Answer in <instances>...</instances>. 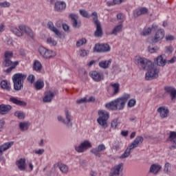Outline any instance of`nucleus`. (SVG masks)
Listing matches in <instances>:
<instances>
[{
    "label": "nucleus",
    "instance_id": "f257e3e1",
    "mask_svg": "<svg viewBox=\"0 0 176 176\" xmlns=\"http://www.w3.org/2000/svg\"><path fill=\"white\" fill-rule=\"evenodd\" d=\"M133 61L142 69L147 71L145 74L146 80H153V79L159 78V69L155 66V63L149 60V59L138 56L134 58Z\"/></svg>",
    "mask_w": 176,
    "mask_h": 176
},
{
    "label": "nucleus",
    "instance_id": "f03ea898",
    "mask_svg": "<svg viewBox=\"0 0 176 176\" xmlns=\"http://www.w3.org/2000/svg\"><path fill=\"white\" fill-rule=\"evenodd\" d=\"M129 100H130V94H126L107 103L105 107L109 111H122V109H124L126 103Z\"/></svg>",
    "mask_w": 176,
    "mask_h": 176
},
{
    "label": "nucleus",
    "instance_id": "7ed1b4c3",
    "mask_svg": "<svg viewBox=\"0 0 176 176\" xmlns=\"http://www.w3.org/2000/svg\"><path fill=\"white\" fill-rule=\"evenodd\" d=\"M99 117L97 122L102 129L108 127V119H109V113L106 111L102 110L98 111Z\"/></svg>",
    "mask_w": 176,
    "mask_h": 176
},
{
    "label": "nucleus",
    "instance_id": "20e7f679",
    "mask_svg": "<svg viewBox=\"0 0 176 176\" xmlns=\"http://www.w3.org/2000/svg\"><path fill=\"white\" fill-rule=\"evenodd\" d=\"M65 118H63L61 116H58L57 117V120L58 122H60V123H63V124H65V126L69 129V127H72V116H71V113H69V110L66 109L65 110Z\"/></svg>",
    "mask_w": 176,
    "mask_h": 176
},
{
    "label": "nucleus",
    "instance_id": "39448f33",
    "mask_svg": "<svg viewBox=\"0 0 176 176\" xmlns=\"http://www.w3.org/2000/svg\"><path fill=\"white\" fill-rule=\"evenodd\" d=\"M12 79L14 84V90H16V91L21 90L23 86L21 83L23 80V74H15L12 76Z\"/></svg>",
    "mask_w": 176,
    "mask_h": 176
},
{
    "label": "nucleus",
    "instance_id": "423d86ee",
    "mask_svg": "<svg viewBox=\"0 0 176 176\" xmlns=\"http://www.w3.org/2000/svg\"><path fill=\"white\" fill-rule=\"evenodd\" d=\"M93 146L91 145V142L89 140H85L84 142H81L80 145L75 146L74 148L76 152L78 153H83V152H86L87 149H90Z\"/></svg>",
    "mask_w": 176,
    "mask_h": 176
},
{
    "label": "nucleus",
    "instance_id": "0eeeda50",
    "mask_svg": "<svg viewBox=\"0 0 176 176\" xmlns=\"http://www.w3.org/2000/svg\"><path fill=\"white\" fill-rule=\"evenodd\" d=\"M38 52L43 57V58L47 59V58H52V57H55V56L57 55L56 52H54L53 50H47L43 47H41L38 49Z\"/></svg>",
    "mask_w": 176,
    "mask_h": 176
},
{
    "label": "nucleus",
    "instance_id": "6e6552de",
    "mask_svg": "<svg viewBox=\"0 0 176 176\" xmlns=\"http://www.w3.org/2000/svg\"><path fill=\"white\" fill-rule=\"evenodd\" d=\"M94 52L96 53H107V52H111V47L107 43L96 44L94 47Z\"/></svg>",
    "mask_w": 176,
    "mask_h": 176
},
{
    "label": "nucleus",
    "instance_id": "1a4fd4ad",
    "mask_svg": "<svg viewBox=\"0 0 176 176\" xmlns=\"http://www.w3.org/2000/svg\"><path fill=\"white\" fill-rule=\"evenodd\" d=\"M89 76L94 80V82H102L105 79L104 73L100 71H91L89 72Z\"/></svg>",
    "mask_w": 176,
    "mask_h": 176
},
{
    "label": "nucleus",
    "instance_id": "9d476101",
    "mask_svg": "<svg viewBox=\"0 0 176 176\" xmlns=\"http://www.w3.org/2000/svg\"><path fill=\"white\" fill-rule=\"evenodd\" d=\"M165 32L163 29L158 30L153 37L151 38L152 43H157L164 38Z\"/></svg>",
    "mask_w": 176,
    "mask_h": 176
},
{
    "label": "nucleus",
    "instance_id": "9b49d317",
    "mask_svg": "<svg viewBox=\"0 0 176 176\" xmlns=\"http://www.w3.org/2000/svg\"><path fill=\"white\" fill-rule=\"evenodd\" d=\"M123 163L115 166L113 168L112 173H110L109 176H123Z\"/></svg>",
    "mask_w": 176,
    "mask_h": 176
},
{
    "label": "nucleus",
    "instance_id": "f8f14e48",
    "mask_svg": "<svg viewBox=\"0 0 176 176\" xmlns=\"http://www.w3.org/2000/svg\"><path fill=\"white\" fill-rule=\"evenodd\" d=\"M107 149V147L104 144H99L96 148L91 149L90 152L93 155H96V157H101V153L100 152H104Z\"/></svg>",
    "mask_w": 176,
    "mask_h": 176
},
{
    "label": "nucleus",
    "instance_id": "ddd939ff",
    "mask_svg": "<svg viewBox=\"0 0 176 176\" xmlns=\"http://www.w3.org/2000/svg\"><path fill=\"white\" fill-rule=\"evenodd\" d=\"M69 17L71 19V23L72 27L74 28H80L81 23L80 21H78V19H79V16L76 14H70Z\"/></svg>",
    "mask_w": 176,
    "mask_h": 176
},
{
    "label": "nucleus",
    "instance_id": "4468645a",
    "mask_svg": "<svg viewBox=\"0 0 176 176\" xmlns=\"http://www.w3.org/2000/svg\"><path fill=\"white\" fill-rule=\"evenodd\" d=\"M34 170V165L31 161H26L25 158L23 159V171L31 173Z\"/></svg>",
    "mask_w": 176,
    "mask_h": 176
},
{
    "label": "nucleus",
    "instance_id": "2eb2a0df",
    "mask_svg": "<svg viewBox=\"0 0 176 176\" xmlns=\"http://www.w3.org/2000/svg\"><path fill=\"white\" fill-rule=\"evenodd\" d=\"M148 12V10L146 7H141L140 8L136 9L133 12V17H135V19H137V17H140V16L146 14Z\"/></svg>",
    "mask_w": 176,
    "mask_h": 176
},
{
    "label": "nucleus",
    "instance_id": "dca6fc26",
    "mask_svg": "<svg viewBox=\"0 0 176 176\" xmlns=\"http://www.w3.org/2000/svg\"><path fill=\"white\" fill-rule=\"evenodd\" d=\"M142 142H144V138L139 135L135 138L129 146H131L133 149H135V148H138Z\"/></svg>",
    "mask_w": 176,
    "mask_h": 176
},
{
    "label": "nucleus",
    "instance_id": "f3484780",
    "mask_svg": "<svg viewBox=\"0 0 176 176\" xmlns=\"http://www.w3.org/2000/svg\"><path fill=\"white\" fill-rule=\"evenodd\" d=\"M65 8H67V4L64 1H57L54 4V10L56 12H63V10H65Z\"/></svg>",
    "mask_w": 176,
    "mask_h": 176
},
{
    "label": "nucleus",
    "instance_id": "a211bd4d",
    "mask_svg": "<svg viewBox=\"0 0 176 176\" xmlns=\"http://www.w3.org/2000/svg\"><path fill=\"white\" fill-rule=\"evenodd\" d=\"M169 140L171 144V146L169 147V149H170V151H173V149H176V132H170L169 135Z\"/></svg>",
    "mask_w": 176,
    "mask_h": 176
},
{
    "label": "nucleus",
    "instance_id": "6ab92c4d",
    "mask_svg": "<svg viewBox=\"0 0 176 176\" xmlns=\"http://www.w3.org/2000/svg\"><path fill=\"white\" fill-rule=\"evenodd\" d=\"M157 112L160 113V118L162 119H164L165 118H167L168 116V113H170V111L168 109H166V107H160L157 109Z\"/></svg>",
    "mask_w": 176,
    "mask_h": 176
},
{
    "label": "nucleus",
    "instance_id": "aec40b11",
    "mask_svg": "<svg viewBox=\"0 0 176 176\" xmlns=\"http://www.w3.org/2000/svg\"><path fill=\"white\" fill-rule=\"evenodd\" d=\"M12 110V105L10 104H0V115H6Z\"/></svg>",
    "mask_w": 176,
    "mask_h": 176
},
{
    "label": "nucleus",
    "instance_id": "412c9836",
    "mask_svg": "<svg viewBox=\"0 0 176 176\" xmlns=\"http://www.w3.org/2000/svg\"><path fill=\"white\" fill-rule=\"evenodd\" d=\"M154 63L155 64H156V65H158L159 67H164V65H166V64L167 63V60L163 58V55H160L154 59Z\"/></svg>",
    "mask_w": 176,
    "mask_h": 176
},
{
    "label": "nucleus",
    "instance_id": "4be33fe9",
    "mask_svg": "<svg viewBox=\"0 0 176 176\" xmlns=\"http://www.w3.org/2000/svg\"><path fill=\"white\" fill-rule=\"evenodd\" d=\"M47 28L50 30L52 32H54V34L58 37L61 38V32L57 30V28L54 27V24L52 21H49L47 24Z\"/></svg>",
    "mask_w": 176,
    "mask_h": 176
},
{
    "label": "nucleus",
    "instance_id": "5701e85b",
    "mask_svg": "<svg viewBox=\"0 0 176 176\" xmlns=\"http://www.w3.org/2000/svg\"><path fill=\"white\" fill-rule=\"evenodd\" d=\"M96 26V30L94 32V36L96 38H101L104 34V32L102 31V27L101 26V23H98L95 25Z\"/></svg>",
    "mask_w": 176,
    "mask_h": 176
},
{
    "label": "nucleus",
    "instance_id": "b1692460",
    "mask_svg": "<svg viewBox=\"0 0 176 176\" xmlns=\"http://www.w3.org/2000/svg\"><path fill=\"white\" fill-rule=\"evenodd\" d=\"M111 64H112V59H109L108 60H102L99 62L98 65L100 68H102V69H108Z\"/></svg>",
    "mask_w": 176,
    "mask_h": 176
},
{
    "label": "nucleus",
    "instance_id": "393cba45",
    "mask_svg": "<svg viewBox=\"0 0 176 176\" xmlns=\"http://www.w3.org/2000/svg\"><path fill=\"white\" fill-rule=\"evenodd\" d=\"M10 30L16 36H23V25H19V28L16 27H11Z\"/></svg>",
    "mask_w": 176,
    "mask_h": 176
},
{
    "label": "nucleus",
    "instance_id": "a878e982",
    "mask_svg": "<svg viewBox=\"0 0 176 176\" xmlns=\"http://www.w3.org/2000/svg\"><path fill=\"white\" fill-rule=\"evenodd\" d=\"M13 144V142H10L5 143L3 145H0V156H2V155H3V152H5V151H8V149H9V148H10Z\"/></svg>",
    "mask_w": 176,
    "mask_h": 176
},
{
    "label": "nucleus",
    "instance_id": "bb28decb",
    "mask_svg": "<svg viewBox=\"0 0 176 176\" xmlns=\"http://www.w3.org/2000/svg\"><path fill=\"white\" fill-rule=\"evenodd\" d=\"M160 170H162V166L157 164H153L150 167L149 173H151L152 174H157Z\"/></svg>",
    "mask_w": 176,
    "mask_h": 176
},
{
    "label": "nucleus",
    "instance_id": "cd10ccee",
    "mask_svg": "<svg viewBox=\"0 0 176 176\" xmlns=\"http://www.w3.org/2000/svg\"><path fill=\"white\" fill-rule=\"evenodd\" d=\"M164 90L166 91V93H168L170 94V97L172 100H174L176 97V89L175 88L173 87H165Z\"/></svg>",
    "mask_w": 176,
    "mask_h": 176
},
{
    "label": "nucleus",
    "instance_id": "c85d7f7f",
    "mask_svg": "<svg viewBox=\"0 0 176 176\" xmlns=\"http://www.w3.org/2000/svg\"><path fill=\"white\" fill-rule=\"evenodd\" d=\"M133 149H134L132 146H131L130 145L126 148V149L125 150V151L124 152L123 154H122L120 156V159H126L127 157H129V156H130V155H131V151H133Z\"/></svg>",
    "mask_w": 176,
    "mask_h": 176
},
{
    "label": "nucleus",
    "instance_id": "c756f323",
    "mask_svg": "<svg viewBox=\"0 0 176 176\" xmlns=\"http://www.w3.org/2000/svg\"><path fill=\"white\" fill-rule=\"evenodd\" d=\"M23 31H24L25 34H26V35H28V36H30V38H31V39H34V32H32V30H31V28H30V27L27 26V25H23Z\"/></svg>",
    "mask_w": 176,
    "mask_h": 176
},
{
    "label": "nucleus",
    "instance_id": "7c9ffc66",
    "mask_svg": "<svg viewBox=\"0 0 176 176\" xmlns=\"http://www.w3.org/2000/svg\"><path fill=\"white\" fill-rule=\"evenodd\" d=\"M44 87H45V82H43V80L42 79L37 80L34 83L35 90H42Z\"/></svg>",
    "mask_w": 176,
    "mask_h": 176
},
{
    "label": "nucleus",
    "instance_id": "2f4dec72",
    "mask_svg": "<svg viewBox=\"0 0 176 176\" xmlns=\"http://www.w3.org/2000/svg\"><path fill=\"white\" fill-rule=\"evenodd\" d=\"M53 97H54V93L50 91L43 98V102H52V100H53Z\"/></svg>",
    "mask_w": 176,
    "mask_h": 176
},
{
    "label": "nucleus",
    "instance_id": "473e14b6",
    "mask_svg": "<svg viewBox=\"0 0 176 176\" xmlns=\"http://www.w3.org/2000/svg\"><path fill=\"white\" fill-rule=\"evenodd\" d=\"M122 30H123V25L122 24L116 25L113 30L111 32V35H118L119 32H122Z\"/></svg>",
    "mask_w": 176,
    "mask_h": 176
},
{
    "label": "nucleus",
    "instance_id": "72a5a7b5",
    "mask_svg": "<svg viewBox=\"0 0 176 176\" xmlns=\"http://www.w3.org/2000/svg\"><path fill=\"white\" fill-rule=\"evenodd\" d=\"M10 102L17 105L18 107H23V101L17 99V98H14L13 96L10 97L9 99Z\"/></svg>",
    "mask_w": 176,
    "mask_h": 176
},
{
    "label": "nucleus",
    "instance_id": "f704fd0d",
    "mask_svg": "<svg viewBox=\"0 0 176 176\" xmlns=\"http://www.w3.org/2000/svg\"><path fill=\"white\" fill-rule=\"evenodd\" d=\"M0 86L1 89H3L4 90H7L8 91H10V84L8 82V80H3L0 83Z\"/></svg>",
    "mask_w": 176,
    "mask_h": 176
},
{
    "label": "nucleus",
    "instance_id": "c9c22d12",
    "mask_svg": "<svg viewBox=\"0 0 176 176\" xmlns=\"http://www.w3.org/2000/svg\"><path fill=\"white\" fill-rule=\"evenodd\" d=\"M111 87H113V94L114 96H116L119 91H120V85H119L118 82L111 83Z\"/></svg>",
    "mask_w": 176,
    "mask_h": 176
},
{
    "label": "nucleus",
    "instance_id": "e433bc0d",
    "mask_svg": "<svg viewBox=\"0 0 176 176\" xmlns=\"http://www.w3.org/2000/svg\"><path fill=\"white\" fill-rule=\"evenodd\" d=\"M78 74L82 80H86L87 79V72L85 69H80Z\"/></svg>",
    "mask_w": 176,
    "mask_h": 176
},
{
    "label": "nucleus",
    "instance_id": "4c0bfd02",
    "mask_svg": "<svg viewBox=\"0 0 176 176\" xmlns=\"http://www.w3.org/2000/svg\"><path fill=\"white\" fill-rule=\"evenodd\" d=\"M33 69L34 71H36V72H40L42 69V64L39 60H34L33 64Z\"/></svg>",
    "mask_w": 176,
    "mask_h": 176
},
{
    "label": "nucleus",
    "instance_id": "58836bf2",
    "mask_svg": "<svg viewBox=\"0 0 176 176\" xmlns=\"http://www.w3.org/2000/svg\"><path fill=\"white\" fill-rule=\"evenodd\" d=\"M91 16L93 19V23L95 25L101 23V22H100V20H98V14H97V12H92Z\"/></svg>",
    "mask_w": 176,
    "mask_h": 176
},
{
    "label": "nucleus",
    "instance_id": "ea45409f",
    "mask_svg": "<svg viewBox=\"0 0 176 176\" xmlns=\"http://www.w3.org/2000/svg\"><path fill=\"white\" fill-rule=\"evenodd\" d=\"M59 169L60 170L61 173H63V174H67V173H68V166L64 164H60L59 165Z\"/></svg>",
    "mask_w": 176,
    "mask_h": 176
},
{
    "label": "nucleus",
    "instance_id": "a19ab883",
    "mask_svg": "<svg viewBox=\"0 0 176 176\" xmlns=\"http://www.w3.org/2000/svg\"><path fill=\"white\" fill-rule=\"evenodd\" d=\"M151 34H152V28H151L144 29L141 32L142 36H148V35H151Z\"/></svg>",
    "mask_w": 176,
    "mask_h": 176
},
{
    "label": "nucleus",
    "instance_id": "79ce46f5",
    "mask_svg": "<svg viewBox=\"0 0 176 176\" xmlns=\"http://www.w3.org/2000/svg\"><path fill=\"white\" fill-rule=\"evenodd\" d=\"M19 65V61H15L13 63V65L10 67L8 69H7L5 72H6V74H10V72H12V71H13V69H14L16 68V66Z\"/></svg>",
    "mask_w": 176,
    "mask_h": 176
},
{
    "label": "nucleus",
    "instance_id": "37998d69",
    "mask_svg": "<svg viewBox=\"0 0 176 176\" xmlns=\"http://www.w3.org/2000/svg\"><path fill=\"white\" fill-rule=\"evenodd\" d=\"M79 13H80V16H82V17H85V19L90 18V14L85 10H83V9L80 10Z\"/></svg>",
    "mask_w": 176,
    "mask_h": 176
},
{
    "label": "nucleus",
    "instance_id": "c03bdc74",
    "mask_svg": "<svg viewBox=\"0 0 176 176\" xmlns=\"http://www.w3.org/2000/svg\"><path fill=\"white\" fill-rule=\"evenodd\" d=\"M87 42V41L86 40V38H80L76 42V46L77 47H80V46H83V45H86Z\"/></svg>",
    "mask_w": 176,
    "mask_h": 176
},
{
    "label": "nucleus",
    "instance_id": "a18cd8bd",
    "mask_svg": "<svg viewBox=\"0 0 176 176\" xmlns=\"http://www.w3.org/2000/svg\"><path fill=\"white\" fill-rule=\"evenodd\" d=\"M5 59L12 60L13 58V52L12 51H6L4 54Z\"/></svg>",
    "mask_w": 176,
    "mask_h": 176
},
{
    "label": "nucleus",
    "instance_id": "49530a36",
    "mask_svg": "<svg viewBox=\"0 0 176 176\" xmlns=\"http://www.w3.org/2000/svg\"><path fill=\"white\" fill-rule=\"evenodd\" d=\"M30 126H31V122L28 121H24L23 122V131H27V130L30 129Z\"/></svg>",
    "mask_w": 176,
    "mask_h": 176
},
{
    "label": "nucleus",
    "instance_id": "de8ad7c7",
    "mask_svg": "<svg viewBox=\"0 0 176 176\" xmlns=\"http://www.w3.org/2000/svg\"><path fill=\"white\" fill-rule=\"evenodd\" d=\"M119 125V119L116 118L114 119L111 124V127L112 129H116V127H118V126Z\"/></svg>",
    "mask_w": 176,
    "mask_h": 176
},
{
    "label": "nucleus",
    "instance_id": "09e8293b",
    "mask_svg": "<svg viewBox=\"0 0 176 176\" xmlns=\"http://www.w3.org/2000/svg\"><path fill=\"white\" fill-rule=\"evenodd\" d=\"M135 104H137V100H135V99H131L128 102V107L133 108L135 107Z\"/></svg>",
    "mask_w": 176,
    "mask_h": 176
},
{
    "label": "nucleus",
    "instance_id": "8fccbe9b",
    "mask_svg": "<svg viewBox=\"0 0 176 176\" xmlns=\"http://www.w3.org/2000/svg\"><path fill=\"white\" fill-rule=\"evenodd\" d=\"M14 116H15V118H17V119H19V120L23 119V111H16L14 113Z\"/></svg>",
    "mask_w": 176,
    "mask_h": 176
},
{
    "label": "nucleus",
    "instance_id": "3c124183",
    "mask_svg": "<svg viewBox=\"0 0 176 176\" xmlns=\"http://www.w3.org/2000/svg\"><path fill=\"white\" fill-rule=\"evenodd\" d=\"M47 43H49V45H52V46H56L57 45V41H56L52 37H49L47 39Z\"/></svg>",
    "mask_w": 176,
    "mask_h": 176
},
{
    "label": "nucleus",
    "instance_id": "603ef678",
    "mask_svg": "<svg viewBox=\"0 0 176 176\" xmlns=\"http://www.w3.org/2000/svg\"><path fill=\"white\" fill-rule=\"evenodd\" d=\"M171 170V164L168 162H166L164 166V173H170Z\"/></svg>",
    "mask_w": 176,
    "mask_h": 176
},
{
    "label": "nucleus",
    "instance_id": "864d4df0",
    "mask_svg": "<svg viewBox=\"0 0 176 176\" xmlns=\"http://www.w3.org/2000/svg\"><path fill=\"white\" fill-rule=\"evenodd\" d=\"M16 164L18 168L21 170V171H22L23 170V158H21L19 160H17L16 162Z\"/></svg>",
    "mask_w": 176,
    "mask_h": 176
},
{
    "label": "nucleus",
    "instance_id": "5fc2aeb1",
    "mask_svg": "<svg viewBox=\"0 0 176 176\" xmlns=\"http://www.w3.org/2000/svg\"><path fill=\"white\" fill-rule=\"evenodd\" d=\"M27 80L32 85V83L35 82V76L34 74H30L28 76Z\"/></svg>",
    "mask_w": 176,
    "mask_h": 176
},
{
    "label": "nucleus",
    "instance_id": "6e6d98bb",
    "mask_svg": "<svg viewBox=\"0 0 176 176\" xmlns=\"http://www.w3.org/2000/svg\"><path fill=\"white\" fill-rule=\"evenodd\" d=\"M148 50L149 53H156V52L159 51V47H152L149 46L148 47Z\"/></svg>",
    "mask_w": 176,
    "mask_h": 176
},
{
    "label": "nucleus",
    "instance_id": "4d7b16f0",
    "mask_svg": "<svg viewBox=\"0 0 176 176\" xmlns=\"http://www.w3.org/2000/svg\"><path fill=\"white\" fill-rule=\"evenodd\" d=\"M4 65L5 67H10V65H13V62L10 59H5Z\"/></svg>",
    "mask_w": 176,
    "mask_h": 176
},
{
    "label": "nucleus",
    "instance_id": "13d9d810",
    "mask_svg": "<svg viewBox=\"0 0 176 176\" xmlns=\"http://www.w3.org/2000/svg\"><path fill=\"white\" fill-rule=\"evenodd\" d=\"M87 54H89V51H87L86 50H80V56L81 57H86V56H87Z\"/></svg>",
    "mask_w": 176,
    "mask_h": 176
},
{
    "label": "nucleus",
    "instance_id": "bf43d9fd",
    "mask_svg": "<svg viewBox=\"0 0 176 176\" xmlns=\"http://www.w3.org/2000/svg\"><path fill=\"white\" fill-rule=\"evenodd\" d=\"M165 53L171 54V53H173V47L170 45L166 47H165Z\"/></svg>",
    "mask_w": 176,
    "mask_h": 176
},
{
    "label": "nucleus",
    "instance_id": "052dcab7",
    "mask_svg": "<svg viewBox=\"0 0 176 176\" xmlns=\"http://www.w3.org/2000/svg\"><path fill=\"white\" fill-rule=\"evenodd\" d=\"M9 6H10V3L8 1L0 3V8H9Z\"/></svg>",
    "mask_w": 176,
    "mask_h": 176
},
{
    "label": "nucleus",
    "instance_id": "680f3d73",
    "mask_svg": "<svg viewBox=\"0 0 176 176\" xmlns=\"http://www.w3.org/2000/svg\"><path fill=\"white\" fill-rule=\"evenodd\" d=\"M34 153H35V155H43V153H45V149L41 148L37 151H34Z\"/></svg>",
    "mask_w": 176,
    "mask_h": 176
},
{
    "label": "nucleus",
    "instance_id": "e2e57ef3",
    "mask_svg": "<svg viewBox=\"0 0 176 176\" xmlns=\"http://www.w3.org/2000/svg\"><path fill=\"white\" fill-rule=\"evenodd\" d=\"M87 102V99L86 98H82L80 100H76V104H83Z\"/></svg>",
    "mask_w": 176,
    "mask_h": 176
},
{
    "label": "nucleus",
    "instance_id": "0e129e2a",
    "mask_svg": "<svg viewBox=\"0 0 176 176\" xmlns=\"http://www.w3.org/2000/svg\"><path fill=\"white\" fill-rule=\"evenodd\" d=\"M5 120H0V132L3 130V126H5Z\"/></svg>",
    "mask_w": 176,
    "mask_h": 176
},
{
    "label": "nucleus",
    "instance_id": "69168bd1",
    "mask_svg": "<svg viewBox=\"0 0 176 176\" xmlns=\"http://www.w3.org/2000/svg\"><path fill=\"white\" fill-rule=\"evenodd\" d=\"M175 60H176V57L173 56L170 60H166V63H168V64H173V63H175Z\"/></svg>",
    "mask_w": 176,
    "mask_h": 176
},
{
    "label": "nucleus",
    "instance_id": "338daca9",
    "mask_svg": "<svg viewBox=\"0 0 176 176\" xmlns=\"http://www.w3.org/2000/svg\"><path fill=\"white\" fill-rule=\"evenodd\" d=\"M63 28L64 31H69V26H68V25H67V23H63Z\"/></svg>",
    "mask_w": 176,
    "mask_h": 176
},
{
    "label": "nucleus",
    "instance_id": "774afa93",
    "mask_svg": "<svg viewBox=\"0 0 176 176\" xmlns=\"http://www.w3.org/2000/svg\"><path fill=\"white\" fill-rule=\"evenodd\" d=\"M166 41H174V36L173 35H168L166 36Z\"/></svg>",
    "mask_w": 176,
    "mask_h": 176
}]
</instances>
